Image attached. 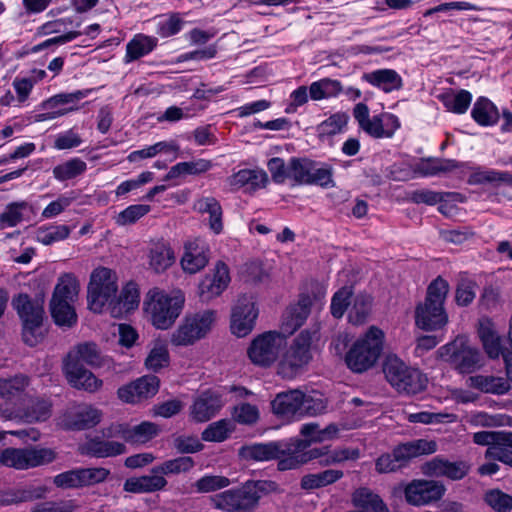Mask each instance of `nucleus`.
Listing matches in <instances>:
<instances>
[{
	"label": "nucleus",
	"mask_w": 512,
	"mask_h": 512,
	"mask_svg": "<svg viewBox=\"0 0 512 512\" xmlns=\"http://www.w3.org/2000/svg\"><path fill=\"white\" fill-rule=\"evenodd\" d=\"M71 229L67 225H54L46 228H39L36 232V239L44 245H51L55 242L66 239Z\"/></svg>",
	"instance_id": "obj_56"
},
{
	"label": "nucleus",
	"mask_w": 512,
	"mask_h": 512,
	"mask_svg": "<svg viewBox=\"0 0 512 512\" xmlns=\"http://www.w3.org/2000/svg\"><path fill=\"white\" fill-rule=\"evenodd\" d=\"M303 392L298 389L279 392L271 402L272 412L291 420L302 417Z\"/></svg>",
	"instance_id": "obj_20"
},
{
	"label": "nucleus",
	"mask_w": 512,
	"mask_h": 512,
	"mask_svg": "<svg viewBox=\"0 0 512 512\" xmlns=\"http://www.w3.org/2000/svg\"><path fill=\"white\" fill-rule=\"evenodd\" d=\"M157 38L138 34L127 43L126 46V62L135 61L149 54L157 46Z\"/></svg>",
	"instance_id": "obj_40"
},
{
	"label": "nucleus",
	"mask_w": 512,
	"mask_h": 512,
	"mask_svg": "<svg viewBox=\"0 0 512 512\" xmlns=\"http://www.w3.org/2000/svg\"><path fill=\"white\" fill-rule=\"evenodd\" d=\"M439 99L448 111L463 114L471 104L472 95L469 91L463 89L458 92L451 90L441 94Z\"/></svg>",
	"instance_id": "obj_44"
},
{
	"label": "nucleus",
	"mask_w": 512,
	"mask_h": 512,
	"mask_svg": "<svg viewBox=\"0 0 512 512\" xmlns=\"http://www.w3.org/2000/svg\"><path fill=\"white\" fill-rule=\"evenodd\" d=\"M194 466V461L189 456H181L175 459L167 460L161 465L153 468L156 474H179L189 471Z\"/></svg>",
	"instance_id": "obj_55"
},
{
	"label": "nucleus",
	"mask_w": 512,
	"mask_h": 512,
	"mask_svg": "<svg viewBox=\"0 0 512 512\" xmlns=\"http://www.w3.org/2000/svg\"><path fill=\"white\" fill-rule=\"evenodd\" d=\"M258 311L251 298H240L232 310L230 328L237 337H245L254 328Z\"/></svg>",
	"instance_id": "obj_18"
},
{
	"label": "nucleus",
	"mask_w": 512,
	"mask_h": 512,
	"mask_svg": "<svg viewBox=\"0 0 512 512\" xmlns=\"http://www.w3.org/2000/svg\"><path fill=\"white\" fill-rule=\"evenodd\" d=\"M87 169V164L80 158H72L53 168V176L58 181H67L82 175Z\"/></svg>",
	"instance_id": "obj_48"
},
{
	"label": "nucleus",
	"mask_w": 512,
	"mask_h": 512,
	"mask_svg": "<svg viewBox=\"0 0 512 512\" xmlns=\"http://www.w3.org/2000/svg\"><path fill=\"white\" fill-rule=\"evenodd\" d=\"M468 385L482 393L494 395H504L511 389L508 380L493 375L470 376L468 378Z\"/></svg>",
	"instance_id": "obj_33"
},
{
	"label": "nucleus",
	"mask_w": 512,
	"mask_h": 512,
	"mask_svg": "<svg viewBox=\"0 0 512 512\" xmlns=\"http://www.w3.org/2000/svg\"><path fill=\"white\" fill-rule=\"evenodd\" d=\"M28 385L27 377L17 375L12 378H0V397L11 399L20 395Z\"/></svg>",
	"instance_id": "obj_58"
},
{
	"label": "nucleus",
	"mask_w": 512,
	"mask_h": 512,
	"mask_svg": "<svg viewBox=\"0 0 512 512\" xmlns=\"http://www.w3.org/2000/svg\"><path fill=\"white\" fill-rule=\"evenodd\" d=\"M217 320V312L203 310L184 317L178 328L171 335V343L175 346L192 345L204 338Z\"/></svg>",
	"instance_id": "obj_8"
},
{
	"label": "nucleus",
	"mask_w": 512,
	"mask_h": 512,
	"mask_svg": "<svg viewBox=\"0 0 512 512\" xmlns=\"http://www.w3.org/2000/svg\"><path fill=\"white\" fill-rule=\"evenodd\" d=\"M449 292V284L442 277H437L427 288L425 301L415 310L417 327L426 331L438 330L448 322L444 302Z\"/></svg>",
	"instance_id": "obj_1"
},
{
	"label": "nucleus",
	"mask_w": 512,
	"mask_h": 512,
	"mask_svg": "<svg viewBox=\"0 0 512 512\" xmlns=\"http://www.w3.org/2000/svg\"><path fill=\"white\" fill-rule=\"evenodd\" d=\"M56 453L50 448H7L0 455V462L19 470H25L53 462Z\"/></svg>",
	"instance_id": "obj_12"
},
{
	"label": "nucleus",
	"mask_w": 512,
	"mask_h": 512,
	"mask_svg": "<svg viewBox=\"0 0 512 512\" xmlns=\"http://www.w3.org/2000/svg\"><path fill=\"white\" fill-rule=\"evenodd\" d=\"M409 201L415 204L435 205L442 202H462L463 197L457 192H437L430 189H418L407 194Z\"/></svg>",
	"instance_id": "obj_37"
},
{
	"label": "nucleus",
	"mask_w": 512,
	"mask_h": 512,
	"mask_svg": "<svg viewBox=\"0 0 512 512\" xmlns=\"http://www.w3.org/2000/svg\"><path fill=\"white\" fill-rule=\"evenodd\" d=\"M64 361H77L94 368H104L108 371L119 372L118 365L107 356H103L99 347L93 342L78 344L71 350Z\"/></svg>",
	"instance_id": "obj_17"
},
{
	"label": "nucleus",
	"mask_w": 512,
	"mask_h": 512,
	"mask_svg": "<svg viewBox=\"0 0 512 512\" xmlns=\"http://www.w3.org/2000/svg\"><path fill=\"white\" fill-rule=\"evenodd\" d=\"M76 508L74 500L45 501L34 505L30 512H74Z\"/></svg>",
	"instance_id": "obj_64"
},
{
	"label": "nucleus",
	"mask_w": 512,
	"mask_h": 512,
	"mask_svg": "<svg viewBox=\"0 0 512 512\" xmlns=\"http://www.w3.org/2000/svg\"><path fill=\"white\" fill-rule=\"evenodd\" d=\"M442 349L448 356L447 361L461 374H470L483 366L481 352L463 338H457Z\"/></svg>",
	"instance_id": "obj_13"
},
{
	"label": "nucleus",
	"mask_w": 512,
	"mask_h": 512,
	"mask_svg": "<svg viewBox=\"0 0 512 512\" xmlns=\"http://www.w3.org/2000/svg\"><path fill=\"white\" fill-rule=\"evenodd\" d=\"M82 452L96 458H107L124 454L126 452V447L120 442L108 441L95 437L88 440L83 445Z\"/></svg>",
	"instance_id": "obj_34"
},
{
	"label": "nucleus",
	"mask_w": 512,
	"mask_h": 512,
	"mask_svg": "<svg viewBox=\"0 0 512 512\" xmlns=\"http://www.w3.org/2000/svg\"><path fill=\"white\" fill-rule=\"evenodd\" d=\"M352 302V286H344L338 290L331 301V313L335 318H341Z\"/></svg>",
	"instance_id": "obj_63"
},
{
	"label": "nucleus",
	"mask_w": 512,
	"mask_h": 512,
	"mask_svg": "<svg viewBox=\"0 0 512 512\" xmlns=\"http://www.w3.org/2000/svg\"><path fill=\"white\" fill-rule=\"evenodd\" d=\"M172 249L164 243L155 244L149 252V265L156 272L160 273L169 268L174 262Z\"/></svg>",
	"instance_id": "obj_45"
},
{
	"label": "nucleus",
	"mask_w": 512,
	"mask_h": 512,
	"mask_svg": "<svg viewBox=\"0 0 512 512\" xmlns=\"http://www.w3.org/2000/svg\"><path fill=\"white\" fill-rule=\"evenodd\" d=\"M385 333L372 325L354 342V373H362L373 367L383 351Z\"/></svg>",
	"instance_id": "obj_9"
},
{
	"label": "nucleus",
	"mask_w": 512,
	"mask_h": 512,
	"mask_svg": "<svg viewBox=\"0 0 512 512\" xmlns=\"http://www.w3.org/2000/svg\"><path fill=\"white\" fill-rule=\"evenodd\" d=\"M444 484L435 480H413L405 488L406 501L414 506H423L440 500L445 494Z\"/></svg>",
	"instance_id": "obj_15"
},
{
	"label": "nucleus",
	"mask_w": 512,
	"mask_h": 512,
	"mask_svg": "<svg viewBox=\"0 0 512 512\" xmlns=\"http://www.w3.org/2000/svg\"><path fill=\"white\" fill-rule=\"evenodd\" d=\"M159 388V379L153 375L143 376L118 389V397L128 403H136L154 396Z\"/></svg>",
	"instance_id": "obj_22"
},
{
	"label": "nucleus",
	"mask_w": 512,
	"mask_h": 512,
	"mask_svg": "<svg viewBox=\"0 0 512 512\" xmlns=\"http://www.w3.org/2000/svg\"><path fill=\"white\" fill-rule=\"evenodd\" d=\"M232 430V422L227 419H221L208 425L202 432V439L207 442H222L228 438Z\"/></svg>",
	"instance_id": "obj_54"
},
{
	"label": "nucleus",
	"mask_w": 512,
	"mask_h": 512,
	"mask_svg": "<svg viewBox=\"0 0 512 512\" xmlns=\"http://www.w3.org/2000/svg\"><path fill=\"white\" fill-rule=\"evenodd\" d=\"M318 331V327L306 329L294 339L289 350L278 364V375L285 379H291L310 362L312 358L311 344L318 338Z\"/></svg>",
	"instance_id": "obj_6"
},
{
	"label": "nucleus",
	"mask_w": 512,
	"mask_h": 512,
	"mask_svg": "<svg viewBox=\"0 0 512 512\" xmlns=\"http://www.w3.org/2000/svg\"><path fill=\"white\" fill-rule=\"evenodd\" d=\"M63 370L70 385L88 392L99 390L103 384L91 371L77 361H64Z\"/></svg>",
	"instance_id": "obj_23"
},
{
	"label": "nucleus",
	"mask_w": 512,
	"mask_h": 512,
	"mask_svg": "<svg viewBox=\"0 0 512 512\" xmlns=\"http://www.w3.org/2000/svg\"><path fill=\"white\" fill-rule=\"evenodd\" d=\"M291 449L290 440L273 441L243 446L239 455L245 460L270 461L280 458L283 452Z\"/></svg>",
	"instance_id": "obj_21"
},
{
	"label": "nucleus",
	"mask_w": 512,
	"mask_h": 512,
	"mask_svg": "<svg viewBox=\"0 0 512 512\" xmlns=\"http://www.w3.org/2000/svg\"><path fill=\"white\" fill-rule=\"evenodd\" d=\"M47 489L42 486H29L6 492L1 499L3 505H13L23 502H31L45 497Z\"/></svg>",
	"instance_id": "obj_41"
},
{
	"label": "nucleus",
	"mask_w": 512,
	"mask_h": 512,
	"mask_svg": "<svg viewBox=\"0 0 512 512\" xmlns=\"http://www.w3.org/2000/svg\"><path fill=\"white\" fill-rule=\"evenodd\" d=\"M140 295L135 283H128L120 294L115 296L110 304L109 313L113 318H122L136 309L139 305Z\"/></svg>",
	"instance_id": "obj_29"
},
{
	"label": "nucleus",
	"mask_w": 512,
	"mask_h": 512,
	"mask_svg": "<svg viewBox=\"0 0 512 512\" xmlns=\"http://www.w3.org/2000/svg\"><path fill=\"white\" fill-rule=\"evenodd\" d=\"M476 287L477 284L474 280L467 277H461L458 281L455 292L456 303L459 306L469 305L476 296Z\"/></svg>",
	"instance_id": "obj_62"
},
{
	"label": "nucleus",
	"mask_w": 512,
	"mask_h": 512,
	"mask_svg": "<svg viewBox=\"0 0 512 512\" xmlns=\"http://www.w3.org/2000/svg\"><path fill=\"white\" fill-rule=\"evenodd\" d=\"M167 480L159 475H147L129 478L124 483V490L132 493H152L164 489Z\"/></svg>",
	"instance_id": "obj_38"
},
{
	"label": "nucleus",
	"mask_w": 512,
	"mask_h": 512,
	"mask_svg": "<svg viewBox=\"0 0 512 512\" xmlns=\"http://www.w3.org/2000/svg\"><path fill=\"white\" fill-rule=\"evenodd\" d=\"M275 485L268 481H246L242 486L216 494L212 498L215 508L225 512H246L253 510L261 497Z\"/></svg>",
	"instance_id": "obj_2"
},
{
	"label": "nucleus",
	"mask_w": 512,
	"mask_h": 512,
	"mask_svg": "<svg viewBox=\"0 0 512 512\" xmlns=\"http://www.w3.org/2000/svg\"><path fill=\"white\" fill-rule=\"evenodd\" d=\"M78 292L79 282L77 278L71 273H66L58 279L51 300L73 303L78 296Z\"/></svg>",
	"instance_id": "obj_42"
},
{
	"label": "nucleus",
	"mask_w": 512,
	"mask_h": 512,
	"mask_svg": "<svg viewBox=\"0 0 512 512\" xmlns=\"http://www.w3.org/2000/svg\"><path fill=\"white\" fill-rule=\"evenodd\" d=\"M348 426L343 423H330L321 428L317 422L305 423L301 426L300 434L303 439L291 438L292 450H306L313 443H323L332 441L340 437L342 431L348 430Z\"/></svg>",
	"instance_id": "obj_14"
},
{
	"label": "nucleus",
	"mask_w": 512,
	"mask_h": 512,
	"mask_svg": "<svg viewBox=\"0 0 512 512\" xmlns=\"http://www.w3.org/2000/svg\"><path fill=\"white\" fill-rule=\"evenodd\" d=\"M313 162L308 158H291L288 163L290 179H293L297 185L309 184Z\"/></svg>",
	"instance_id": "obj_51"
},
{
	"label": "nucleus",
	"mask_w": 512,
	"mask_h": 512,
	"mask_svg": "<svg viewBox=\"0 0 512 512\" xmlns=\"http://www.w3.org/2000/svg\"><path fill=\"white\" fill-rule=\"evenodd\" d=\"M470 471L466 461L451 462L441 456H436L422 465V472L429 477H446L457 481L463 479Z\"/></svg>",
	"instance_id": "obj_19"
},
{
	"label": "nucleus",
	"mask_w": 512,
	"mask_h": 512,
	"mask_svg": "<svg viewBox=\"0 0 512 512\" xmlns=\"http://www.w3.org/2000/svg\"><path fill=\"white\" fill-rule=\"evenodd\" d=\"M158 434L156 424L144 421L135 426L127 424H113L103 431V436L107 438L121 437L124 441L131 444H144L150 441Z\"/></svg>",
	"instance_id": "obj_16"
},
{
	"label": "nucleus",
	"mask_w": 512,
	"mask_h": 512,
	"mask_svg": "<svg viewBox=\"0 0 512 512\" xmlns=\"http://www.w3.org/2000/svg\"><path fill=\"white\" fill-rule=\"evenodd\" d=\"M383 372L391 386L400 393L415 395L424 391L428 384V378L424 373L408 366L396 354L386 356Z\"/></svg>",
	"instance_id": "obj_4"
},
{
	"label": "nucleus",
	"mask_w": 512,
	"mask_h": 512,
	"mask_svg": "<svg viewBox=\"0 0 512 512\" xmlns=\"http://www.w3.org/2000/svg\"><path fill=\"white\" fill-rule=\"evenodd\" d=\"M184 295L181 291L166 293L158 288L151 289L146 296L145 311L153 326L157 329L170 328L179 317L183 305Z\"/></svg>",
	"instance_id": "obj_3"
},
{
	"label": "nucleus",
	"mask_w": 512,
	"mask_h": 512,
	"mask_svg": "<svg viewBox=\"0 0 512 512\" xmlns=\"http://www.w3.org/2000/svg\"><path fill=\"white\" fill-rule=\"evenodd\" d=\"M51 402L47 399H31L22 417L27 422L45 421L51 416Z\"/></svg>",
	"instance_id": "obj_50"
},
{
	"label": "nucleus",
	"mask_w": 512,
	"mask_h": 512,
	"mask_svg": "<svg viewBox=\"0 0 512 512\" xmlns=\"http://www.w3.org/2000/svg\"><path fill=\"white\" fill-rule=\"evenodd\" d=\"M184 24L183 19L178 13H171L167 16L159 17L156 23V33L162 37L167 38L177 34Z\"/></svg>",
	"instance_id": "obj_57"
},
{
	"label": "nucleus",
	"mask_w": 512,
	"mask_h": 512,
	"mask_svg": "<svg viewBox=\"0 0 512 512\" xmlns=\"http://www.w3.org/2000/svg\"><path fill=\"white\" fill-rule=\"evenodd\" d=\"M221 395L210 390L202 392L191 406V416L196 422H206L223 407Z\"/></svg>",
	"instance_id": "obj_26"
},
{
	"label": "nucleus",
	"mask_w": 512,
	"mask_h": 512,
	"mask_svg": "<svg viewBox=\"0 0 512 512\" xmlns=\"http://www.w3.org/2000/svg\"><path fill=\"white\" fill-rule=\"evenodd\" d=\"M354 512H389V509L378 494L361 487L354 491Z\"/></svg>",
	"instance_id": "obj_36"
},
{
	"label": "nucleus",
	"mask_w": 512,
	"mask_h": 512,
	"mask_svg": "<svg viewBox=\"0 0 512 512\" xmlns=\"http://www.w3.org/2000/svg\"><path fill=\"white\" fill-rule=\"evenodd\" d=\"M209 260V248L201 240L188 242L185 245V252L181 259L184 271L195 274L203 269Z\"/></svg>",
	"instance_id": "obj_27"
},
{
	"label": "nucleus",
	"mask_w": 512,
	"mask_h": 512,
	"mask_svg": "<svg viewBox=\"0 0 512 512\" xmlns=\"http://www.w3.org/2000/svg\"><path fill=\"white\" fill-rule=\"evenodd\" d=\"M285 347V335L276 331H267L252 340L247 349V355L254 365L268 368L278 360Z\"/></svg>",
	"instance_id": "obj_10"
},
{
	"label": "nucleus",
	"mask_w": 512,
	"mask_h": 512,
	"mask_svg": "<svg viewBox=\"0 0 512 512\" xmlns=\"http://www.w3.org/2000/svg\"><path fill=\"white\" fill-rule=\"evenodd\" d=\"M71 304L59 300L50 301L51 315L57 325L71 327L76 323L77 315Z\"/></svg>",
	"instance_id": "obj_49"
},
{
	"label": "nucleus",
	"mask_w": 512,
	"mask_h": 512,
	"mask_svg": "<svg viewBox=\"0 0 512 512\" xmlns=\"http://www.w3.org/2000/svg\"><path fill=\"white\" fill-rule=\"evenodd\" d=\"M362 79L385 93L399 90L403 86L401 76L393 69H378L364 73Z\"/></svg>",
	"instance_id": "obj_32"
},
{
	"label": "nucleus",
	"mask_w": 512,
	"mask_h": 512,
	"mask_svg": "<svg viewBox=\"0 0 512 512\" xmlns=\"http://www.w3.org/2000/svg\"><path fill=\"white\" fill-rule=\"evenodd\" d=\"M28 207V203L25 201L8 204L0 214L1 227H14L19 224L23 220L24 212L28 210Z\"/></svg>",
	"instance_id": "obj_53"
},
{
	"label": "nucleus",
	"mask_w": 512,
	"mask_h": 512,
	"mask_svg": "<svg viewBox=\"0 0 512 512\" xmlns=\"http://www.w3.org/2000/svg\"><path fill=\"white\" fill-rule=\"evenodd\" d=\"M478 334L487 355L492 359L498 358L502 354L501 338L493 330L489 321L480 322Z\"/></svg>",
	"instance_id": "obj_43"
},
{
	"label": "nucleus",
	"mask_w": 512,
	"mask_h": 512,
	"mask_svg": "<svg viewBox=\"0 0 512 512\" xmlns=\"http://www.w3.org/2000/svg\"><path fill=\"white\" fill-rule=\"evenodd\" d=\"M341 91V85L336 80L328 78L313 82L309 87V95L312 100H322L336 96Z\"/></svg>",
	"instance_id": "obj_52"
},
{
	"label": "nucleus",
	"mask_w": 512,
	"mask_h": 512,
	"mask_svg": "<svg viewBox=\"0 0 512 512\" xmlns=\"http://www.w3.org/2000/svg\"><path fill=\"white\" fill-rule=\"evenodd\" d=\"M151 210L149 205L135 204L127 207L115 216V223L119 226H127L136 223Z\"/></svg>",
	"instance_id": "obj_59"
},
{
	"label": "nucleus",
	"mask_w": 512,
	"mask_h": 512,
	"mask_svg": "<svg viewBox=\"0 0 512 512\" xmlns=\"http://www.w3.org/2000/svg\"><path fill=\"white\" fill-rule=\"evenodd\" d=\"M437 451V443L433 440L416 439L396 446L392 453L381 455L376 460L379 473L394 472L405 466L411 459L433 454Z\"/></svg>",
	"instance_id": "obj_5"
},
{
	"label": "nucleus",
	"mask_w": 512,
	"mask_h": 512,
	"mask_svg": "<svg viewBox=\"0 0 512 512\" xmlns=\"http://www.w3.org/2000/svg\"><path fill=\"white\" fill-rule=\"evenodd\" d=\"M354 119L359 127L369 136L379 138H391L400 127L398 118L390 113L370 116L369 108L364 103H358L354 107Z\"/></svg>",
	"instance_id": "obj_11"
},
{
	"label": "nucleus",
	"mask_w": 512,
	"mask_h": 512,
	"mask_svg": "<svg viewBox=\"0 0 512 512\" xmlns=\"http://www.w3.org/2000/svg\"><path fill=\"white\" fill-rule=\"evenodd\" d=\"M118 291L117 275L106 267L95 269L88 285V305L95 313H101L105 306L108 311Z\"/></svg>",
	"instance_id": "obj_7"
},
{
	"label": "nucleus",
	"mask_w": 512,
	"mask_h": 512,
	"mask_svg": "<svg viewBox=\"0 0 512 512\" xmlns=\"http://www.w3.org/2000/svg\"><path fill=\"white\" fill-rule=\"evenodd\" d=\"M332 348L337 356L343 358L347 367L352 369V336L349 332L337 335L332 342Z\"/></svg>",
	"instance_id": "obj_61"
},
{
	"label": "nucleus",
	"mask_w": 512,
	"mask_h": 512,
	"mask_svg": "<svg viewBox=\"0 0 512 512\" xmlns=\"http://www.w3.org/2000/svg\"><path fill=\"white\" fill-rule=\"evenodd\" d=\"M100 419L101 412L98 409L82 405L66 413L61 419V425L67 430H84L97 425Z\"/></svg>",
	"instance_id": "obj_25"
},
{
	"label": "nucleus",
	"mask_w": 512,
	"mask_h": 512,
	"mask_svg": "<svg viewBox=\"0 0 512 512\" xmlns=\"http://www.w3.org/2000/svg\"><path fill=\"white\" fill-rule=\"evenodd\" d=\"M508 179V172L496 171L493 169H480L475 170L468 178V183L471 185H480L486 183H505Z\"/></svg>",
	"instance_id": "obj_60"
},
{
	"label": "nucleus",
	"mask_w": 512,
	"mask_h": 512,
	"mask_svg": "<svg viewBox=\"0 0 512 512\" xmlns=\"http://www.w3.org/2000/svg\"><path fill=\"white\" fill-rule=\"evenodd\" d=\"M312 301L309 295H301L297 304L289 307L284 314L281 329L282 334L291 335L300 328L308 315Z\"/></svg>",
	"instance_id": "obj_28"
},
{
	"label": "nucleus",
	"mask_w": 512,
	"mask_h": 512,
	"mask_svg": "<svg viewBox=\"0 0 512 512\" xmlns=\"http://www.w3.org/2000/svg\"><path fill=\"white\" fill-rule=\"evenodd\" d=\"M230 282L229 271L222 261L217 262L213 275H207L199 284V296L203 302H208L219 296Z\"/></svg>",
	"instance_id": "obj_24"
},
{
	"label": "nucleus",
	"mask_w": 512,
	"mask_h": 512,
	"mask_svg": "<svg viewBox=\"0 0 512 512\" xmlns=\"http://www.w3.org/2000/svg\"><path fill=\"white\" fill-rule=\"evenodd\" d=\"M413 166L415 175L432 177L447 174L459 168L460 163L453 159L423 158Z\"/></svg>",
	"instance_id": "obj_31"
},
{
	"label": "nucleus",
	"mask_w": 512,
	"mask_h": 512,
	"mask_svg": "<svg viewBox=\"0 0 512 512\" xmlns=\"http://www.w3.org/2000/svg\"><path fill=\"white\" fill-rule=\"evenodd\" d=\"M471 116L481 126H492L499 119L497 107L485 97H480L473 105Z\"/></svg>",
	"instance_id": "obj_39"
},
{
	"label": "nucleus",
	"mask_w": 512,
	"mask_h": 512,
	"mask_svg": "<svg viewBox=\"0 0 512 512\" xmlns=\"http://www.w3.org/2000/svg\"><path fill=\"white\" fill-rule=\"evenodd\" d=\"M343 472L336 469H328L315 474H307L301 479V488L304 490L318 489L332 484L342 478Z\"/></svg>",
	"instance_id": "obj_46"
},
{
	"label": "nucleus",
	"mask_w": 512,
	"mask_h": 512,
	"mask_svg": "<svg viewBox=\"0 0 512 512\" xmlns=\"http://www.w3.org/2000/svg\"><path fill=\"white\" fill-rule=\"evenodd\" d=\"M13 308L16 310L22 324L34 322H43L44 308L43 301L32 299L27 294H19L12 300Z\"/></svg>",
	"instance_id": "obj_30"
},
{
	"label": "nucleus",
	"mask_w": 512,
	"mask_h": 512,
	"mask_svg": "<svg viewBox=\"0 0 512 512\" xmlns=\"http://www.w3.org/2000/svg\"><path fill=\"white\" fill-rule=\"evenodd\" d=\"M193 208L200 214H209L208 224L210 229L219 234L223 230L222 207L214 197H202L195 201Z\"/></svg>",
	"instance_id": "obj_35"
},
{
	"label": "nucleus",
	"mask_w": 512,
	"mask_h": 512,
	"mask_svg": "<svg viewBox=\"0 0 512 512\" xmlns=\"http://www.w3.org/2000/svg\"><path fill=\"white\" fill-rule=\"evenodd\" d=\"M211 168V163L205 159H198L196 161L181 162L170 168L169 172L164 177L168 181L184 175H196L204 173Z\"/></svg>",
	"instance_id": "obj_47"
}]
</instances>
